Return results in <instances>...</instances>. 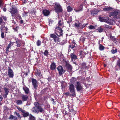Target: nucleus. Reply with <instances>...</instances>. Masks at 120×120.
Returning <instances> with one entry per match:
<instances>
[{"instance_id":"obj_1","label":"nucleus","mask_w":120,"mask_h":120,"mask_svg":"<svg viewBox=\"0 0 120 120\" xmlns=\"http://www.w3.org/2000/svg\"><path fill=\"white\" fill-rule=\"evenodd\" d=\"M109 17L112 16L114 18L118 19L120 18V10L116 9L110 13L109 15Z\"/></svg>"},{"instance_id":"obj_2","label":"nucleus","mask_w":120,"mask_h":120,"mask_svg":"<svg viewBox=\"0 0 120 120\" xmlns=\"http://www.w3.org/2000/svg\"><path fill=\"white\" fill-rule=\"evenodd\" d=\"M54 10L57 13L61 12L62 11V9L60 4L58 3H56L53 4Z\"/></svg>"},{"instance_id":"obj_3","label":"nucleus","mask_w":120,"mask_h":120,"mask_svg":"<svg viewBox=\"0 0 120 120\" xmlns=\"http://www.w3.org/2000/svg\"><path fill=\"white\" fill-rule=\"evenodd\" d=\"M75 86L76 90L78 92L82 91L83 90V86L78 81L76 82Z\"/></svg>"},{"instance_id":"obj_4","label":"nucleus","mask_w":120,"mask_h":120,"mask_svg":"<svg viewBox=\"0 0 120 120\" xmlns=\"http://www.w3.org/2000/svg\"><path fill=\"white\" fill-rule=\"evenodd\" d=\"M5 22L2 19V18L0 17V25H1L0 28L1 30H2L4 28H5L7 30L8 29V28L6 27H5L4 25L5 23Z\"/></svg>"},{"instance_id":"obj_5","label":"nucleus","mask_w":120,"mask_h":120,"mask_svg":"<svg viewBox=\"0 0 120 120\" xmlns=\"http://www.w3.org/2000/svg\"><path fill=\"white\" fill-rule=\"evenodd\" d=\"M34 105L35 106L33 108V111L35 113H38V111L37 110V108L40 106L38 102H35L34 103Z\"/></svg>"},{"instance_id":"obj_6","label":"nucleus","mask_w":120,"mask_h":120,"mask_svg":"<svg viewBox=\"0 0 120 120\" xmlns=\"http://www.w3.org/2000/svg\"><path fill=\"white\" fill-rule=\"evenodd\" d=\"M66 67L67 69V71L69 72H71L72 71V67L70 64L66 61Z\"/></svg>"},{"instance_id":"obj_7","label":"nucleus","mask_w":120,"mask_h":120,"mask_svg":"<svg viewBox=\"0 0 120 120\" xmlns=\"http://www.w3.org/2000/svg\"><path fill=\"white\" fill-rule=\"evenodd\" d=\"M57 69L58 71L59 74L60 75H62L65 72L63 68L61 66H58L57 68Z\"/></svg>"},{"instance_id":"obj_8","label":"nucleus","mask_w":120,"mask_h":120,"mask_svg":"<svg viewBox=\"0 0 120 120\" xmlns=\"http://www.w3.org/2000/svg\"><path fill=\"white\" fill-rule=\"evenodd\" d=\"M10 9V12L12 16H13L16 13L17 11V9L15 8L12 7H11Z\"/></svg>"},{"instance_id":"obj_9","label":"nucleus","mask_w":120,"mask_h":120,"mask_svg":"<svg viewBox=\"0 0 120 120\" xmlns=\"http://www.w3.org/2000/svg\"><path fill=\"white\" fill-rule=\"evenodd\" d=\"M50 36L51 38H53L55 42L58 41L59 40V38L54 34H51Z\"/></svg>"},{"instance_id":"obj_10","label":"nucleus","mask_w":120,"mask_h":120,"mask_svg":"<svg viewBox=\"0 0 120 120\" xmlns=\"http://www.w3.org/2000/svg\"><path fill=\"white\" fill-rule=\"evenodd\" d=\"M99 20L101 22H107L108 20V17H99Z\"/></svg>"},{"instance_id":"obj_11","label":"nucleus","mask_w":120,"mask_h":120,"mask_svg":"<svg viewBox=\"0 0 120 120\" xmlns=\"http://www.w3.org/2000/svg\"><path fill=\"white\" fill-rule=\"evenodd\" d=\"M67 107L69 109V111L72 112H75L73 108V105L71 104H68L67 105Z\"/></svg>"},{"instance_id":"obj_12","label":"nucleus","mask_w":120,"mask_h":120,"mask_svg":"<svg viewBox=\"0 0 120 120\" xmlns=\"http://www.w3.org/2000/svg\"><path fill=\"white\" fill-rule=\"evenodd\" d=\"M99 11V10L98 9H94L91 11V14L93 16H94L97 14Z\"/></svg>"},{"instance_id":"obj_13","label":"nucleus","mask_w":120,"mask_h":120,"mask_svg":"<svg viewBox=\"0 0 120 120\" xmlns=\"http://www.w3.org/2000/svg\"><path fill=\"white\" fill-rule=\"evenodd\" d=\"M8 76L11 78H12L13 77L14 74L12 70L11 69H9L8 70Z\"/></svg>"},{"instance_id":"obj_14","label":"nucleus","mask_w":120,"mask_h":120,"mask_svg":"<svg viewBox=\"0 0 120 120\" xmlns=\"http://www.w3.org/2000/svg\"><path fill=\"white\" fill-rule=\"evenodd\" d=\"M32 82L34 88L35 89H36L37 87L38 86L36 80L34 79H32Z\"/></svg>"},{"instance_id":"obj_15","label":"nucleus","mask_w":120,"mask_h":120,"mask_svg":"<svg viewBox=\"0 0 120 120\" xmlns=\"http://www.w3.org/2000/svg\"><path fill=\"white\" fill-rule=\"evenodd\" d=\"M63 30H57L55 32V33L57 36H62L63 34Z\"/></svg>"},{"instance_id":"obj_16","label":"nucleus","mask_w":120,"mask_h":120,"mask_svg":"<svg viewBox=\"0 0 120 120\" xmlns=\"http://www.w3.org/2000/svg\"><path fill=\"white\" fill-rule=\"evenodd\" d=\"M13 44L12 42H11L9 44L8 46L5 49L6 51V53H8V52H9V49L11 47V46Z\"/></svg>"},{"instance_id":"obj_17","label":"nucleus","mask_w":120,"mask_h":120,"mask_svg":"<svg viewBox=\"0 0 120 120\" xmlns=\"http://www.w3.org/2000/svg\"><path fill=\"white\" fill-rule=\"evenodd\" d=\"M16 43L17 44V47H20V44L23 43V42L22 41L17 40L16 41Z\"/></svg>"},{"instance_id":"obj_18","label":"nucleus","mask_w":120,"mask_h":120,"mask_svg":"<svg viewBox=\"0 0 120 120\" xmlns=\"http://www.w3.org/2000/svg\"><path fill=\"white\" fill-rule=\"evenodd\" d=\"M77 45L76 43L72 41L71 42L70 45H69V48H71V49H73L74 47H76Z\"/></svg>"},{"instance_id":"obj_19","label":"nucleus","mask_w":120,"mask_h":120,"mask_svg":"<svg viewBox=\"0 0 120 120\" xmlns=\"http://www.w3.org/2000/svg\"><path fill=\"white\" fill-rule=\"evenodd\" d=\"M71 60L72 61H73V60H76L77 58V56L75 55L74 53H72L71 54Z\"/></svg>"},{"instance_id":"obj_20","label":"nucleus","mask_w":120,"mask_h":120,"mask_svg":"<svg viewBox=\"0 0 120 120\" xmlns=\"http://www.w3.org/2000/svg\"><path fill=\"white\" fill-rule=\"evenodd\" d=\"M43 13L44 15L47 16L49 15V12L48 10H45L43 11Z\"/></svg>"},{"instance_id":"obj_21","label":"nucleus","mask_w":120,"mask_h":120,"mask_svg":"<svg viewBox=\"0 0 120 120\" xmlns=\"http://www.w3.org/2000/svg\"><path fill=\"white\" fill-rule=\"evenodd\" d=\"M56 68L55 64L53 62L50 65V69L51 70H53L55 69Z\"/></svg>"},{"instance_id":"obj_22","label":"nucleus","mask_w":120,"mask_h":120,"mask_svg":"<svg viewBox=\"0 0 120 120\" xmlns=\"http://www.w3.org/2000/svg\"><path fill=\"white\" fill-rule=\"evenodd\" d=\"M22 99L23 101H25L27 100L28 96L27 95H23L22 96Z\"/></svg>"},{"instance_id":"obj_23","label":"nucleus","mask_w":120,"mask_h":120,"mask_svg":"<svg viewBox=\"0 0 120 120\" xmlns=\"http://www.w3.org/2000/svg\"><path fill=\"white\" fill-rule=\"evenodd\" d=\"M5 6V4L4 3L2 0H0V7L2 8Z\"/></svg>"},{"instance_id":"obj_24","label":"nucleus","mask_w":120,"mask_h":120,"mask_svg":"<svg viewBox=\"0 0 120 120\" xmlns=\"http://www.w3.org/2000/svg\"><path fill=\"white\" fill-rule=\"evenodd\" d=\"M70 93V95L72 96H75V90H69Z\"/></svg>"},{"instance_id":"obj_25","label":"nucleus","mask_w":120,"mask_h":120,"mask_svg":"<svg viewBox=\"0 0 120 120\" xmlns=\"http://www.w3.org/2000/svg\"><path fill=\"white\" fill-rule=\"evenodd\" d=\"M37 110L38 111V113H38L39 112H42L43 111V109L40 106L37 108Z\"/></svg>"},{"instance_id":"obj_26","label":"nucleus","mask_w":120,"mask_h":120,"mask_svg":"<svg viewBox=\"0 0 120 120\" xmlns=\"http://www.w3.org/2000/svg\"><path fill=\"white\" fill-rule=\"evenodd\" d=\"M22 113V115L24 117L28 116H29V113L27 112H26L25 110V111Z\"/></svg>"},{"instance_id":"obj_27","label":"nucleus","mask_w":120,"mask_h":120,"mask_svg":"<svg viewBox=\"0 0 120 120\" xmlns=\"http://www.w3.org/2000/svg\"><path fill=\"white\" fill-rule=\"evenodd\" d=\"M69 90H75L74 86L73 84H71L69 86Z\"/></svg>"},{"instance_id":"obj_28","label":"nucleus","mask_w":120,"mask_h":120,"mask_svg":"<svg viewBox=\"0 0 120 120\" xmlns=\"http://www.w3.org/2000/svg\"><path fill=\"white\" fill-rule=\"evenodd\" d=\"M114 21L112 19H108V20L107 23L109 24L110 25H112L113 24Z\"/></svg>"},{"instance_id":"obj_29","label":"nucleus","mask_w":120,"mask_h":120,"mask_svg":"<svg viewBox=\"0 0 120 120\" xmlns=\"http://www.w3.org/2000/svg\"><path fill=\"white\" fill-rule=\"evenodd\" d=\"M9 119L10 120H12L14 119V120L17 119V117L15 116H14L12 115H10Z\"/></svg>"},{"instance_id":"obj_30","label":"nucleus","mask_w":120,"mask_h":120,"mask_svg":"<svg viewBox=\"0 0 120 120\" xmlns=\"http://www.w3.org/2000/svg\"><path fill=\"white\" fill-rule=\"evenodd\" d=\"M23 89L26 93L28 94V93L29 90L28 88L26 87H23Z\"/></svg>"},{"instance_id":"obj_31","label":"nucleus","mask_w":120,"mask_h":120,"mask_svg":"<svg viewBox=\"0 0 120 120\" xmlns=\"http://www.w3.org/2000/svg\"><path fill=\"white\" fill-rule=\"evenodd\" d=\"M82 5H81L79 7L78 9H75V10L76 12L79 11H82Z\"/></svg>"},{"instance_id":"obj_32","label":"nucleus","mask_w":120,"mask_h":120,"mask_svg":"<svg viewBox=\"0 0 120 120\" xmlns=\"http://www.w3.org/2000/svg\"><path fill=\"white\" fill-rule=\"evenodd\" d=\"M35 120L36 118L34 116L31 114L29 115V120Z\"/></svg>"},{"instance_id":"obj_33","label":"nucleus","mask_w":120,"mask_h":120,"mask_svg":"<svg viewBox=\"0 0 120 120\" xmlns=\"http://www.w3.org/2000/svg\"><path fill=\"white\" fill-rule=\"evenodd\" d=\"M17 108L19 111H20L21 112H22V113L23 112H24L25 111V110L22 109V108H21L19 107H17Z\"/></svg>"},{"instance_id":"obj_34","label":"nucleus","mask_w":120,"mask_h":120,"mask_svg":"<svg viewBox=\"0 0 120 120\" xmlns=\"http://www.w3.org/2000/svg\"><path fill=\"white\" fill-rule=\"evenodd\" d=\"M104 47L102 45L99 44V49L100 51L103 50L104 49Z\"/></svg>"},{"instance_id":"obj_35","label":"nucleus","mask_w":120,"mask_h":120,"mask_svg":"<svg viewBox=\"0 0 120 120\" xmlns=\"http://www.w3.org/2000/svg\"><path fill=\"white\" fill-rule=\"evenodd\" d=\"M22 100H18L16 101V103L17 105H20L22 104Z\"/></svg>"},{"instance_id":"obj_36","label":"nucleus","mask_w":120,"mask_h":120,"mask_svg":"<svg viewBox=\"0 0 120 120\" xmlns=\"http://www.w3.org/2000/svg\"><path fill=\"white\" fill-rule=\"evenodd\" d=\"M4 90L6 94H8L9 92V89L7 87H5L4 89Z\"/></svg>"},{"instance_id":"obj_37","label":"nucleus","mask_w":120,"mask_h":120,"mask_svg":"<svg viewBox=\"0 0 120 120\" xmlns=\"http://www.w3.org/2000/svg\"><path fill=\"white\" fill-rule=\"evenodd\" d=\"M112 9V8L110 7H108L107 8H103V9L104 11H108Z\"/></svg>"},{"instance_id":"obj_38","label":"nucleus","mask_w":120,"mask_h":120,"mask_svg":"<svg viewBox=\"0 0 120 120\" xmlns=\"http://www.w3.org/2000/svg\"><path fill=\"white\" fill-rule=\"evenodd\" d=\"M49 53L48 51L47 50H46L44 52V54L46 56H48L49 55Z\"/></svg>"},{"instance_id":"obj_39","label":"nucleus","mask_w":120,"mask_h":120,"mask_svg":"<svg viewBox=\"0 0 120 120\" xmlns=\"http://www.w3.org/2000/svg\"><path fill=\"white\" fill-rule=\"evenodd\" d=\"M103 26V27L107 28L110 29L112 28L111 26L106 25H104Z\"/></svg>"},{"instance_id":"obj_40","label":"nucleus","mask_w":120,"mask_h":120,"mask_svg":"<svg viewBox=\"0 0 120 120\" xmlns=\"http://www.w3.org/2000/svg\"><path fill=\"white\" fill-rule=\"evenodd\" d=\"M97 30L98 32H101L103 30V29L101 28V27H98Z\"/></svg>"},{"instance_id":"obj_41","label":"nucleus","mask_w":120,"mask_h":120,"mask_svg":"<svg viewBox=\"0 0 120 120\" xmlns=\"http://www.w3.org/2000/svg\"><path fill=\"white\" fill-rule=\"evenodd\" d=\"M58 25L59 26H62L63 25V23L61 22L60 20L59 21L58 23Z\"/></svg>"},{"instance_id":"obj_42","label":"nucleus","mask_w":120,"mask_h":120,"mask_svg":"<svg viewBox=\"0 0 120 120\" xmlns=\"http://www.w3.org/2000/svg\"><path fill=\"white\" fill-rule=\"evenodd\" d=\"M72 10V8L70 6H68L67 7V11H68L70 12Z\"/></svg>"},{"instance_id":"obj_43","label":"nucleus","mask_w":120,"mask_h":120,"mask_svg":"<svg viewBox=\"0 0 120 120\" xmlns=\"http://www.w3.org/2000/svg\"><path fill=\"white\" fill-rule=\"evenodd\" d=\"M88 28L90 29H94L95 28V27L94 26L91 25L88 26Z\"/></svg>"},{"instance_id":"obj_44","label":"nucleus","mask_w":120,"mask_h":120,"mask_svg":"<svg viewBox=\"0 0 120 120\" xmlns=\"http://www.w3.org/2000/svg\"><path fill=\"white\" fill-rule=\"evenodd\" d=\"M117 65V66L119 67L120 68V59H119L117 61L116 63Z\"/></svg>"},{"instance_id":"obj_45","label":"nucleus","mask_w":120,"mask_h":120,"mask_svg":"<svg viewBox=\"0 0 120 120\" xmlns=\"http://www.w3.org/2000/svg\"><path fill=\"white\" fill-rule=\"evenodd\" d=\"M117 52V49H116L115 50L112 49L111 51V52L112 54H114L116 53Z\"/></svg>"},{"instance_id":"obj_46","label":"nucleus","mask_w":120,"mask_h":120,"mask_svg":"<svg viewBox=\"0 0 120 120\" xmlns=\"http://www.w3.org/2000/svg\"><path fill=\"white\" fill-rule=\"evenodd\" d=\"M88 23L84 24L81 26V28L82 29L86 25H88Z\"/></svg>"},{"instance_id":"obj_47","label":"nucleus","mask_w":120,"mask_h":120,"mask_svg":"<svg viewBox=\"0 0 120 120\" xmlns=\"http://www.w3.org/2000/svg\"><path fill=\"white\" fill-rule=\"evenodd\" d=\"M41 42L39 40H38L37 42V45L38 46L41 45Z\"/></svg>"},{"instance_id":"obj_48","label":"nucleus","mask_w":120,"mask_h":120,"mask_svg":"<svg viewBox=\"0 0 120 120\" xmlns=\"http://www.w3.org/2000/svg\"><path fill=\"white\" fill-rule=\"evenodd\" d=\"M80 25V24L79 23H75V24L74 25L75 27H78Z\"/></svg>"},{"instance_id":"obj_49","label":"nucleus","mask_w":120,"mask_h":120,"mask_svg":"<svg viewBox=\"0 0 120 120\" xmlns=\"http://www.w3.org/2000/svg\"><path fill=\"white\" fill-rule=\"evenodd\" d=\"M107 104L109 106H110L112 105V102L111 101H110L109 102V103L108 102H107Z\"/></svg>"},{"instance_id":"obj_50","label":"nucleus","mask_w":120,"mask_h":120,"mask_svg":"<svg viewBox=\"0 0 120 120\" xmlns=\"http://www.w3.org/2000/svg\"><path fill=\"white\" fill-rule=\"evenodd\" d=\"M28 13L26 12L25 11H24V12L23 13V16L24 17Z\"/></svg>"},{"instance_id":"obj_51","label":"nucleus","mask_w":120,"mask_h":120,"mask_svg":"<svg viewBox=\"0 0 120 120\" xmlns=\"http://www.w3.org/2000/svg\"><path fill=\"white\" fill-rule=\"evenodd\" d=\"M3 20L4 22L6 20L7 18L5 16L3 17H2Z\"/></svg>"},{"instance_id":"obj_52","label":"nucleus","mask_w":120,"mask_h":120,"mask_svg":"<svg viewBox=\"0 0 120 120\" xmlns=\"http://www.w3.org/2000/svg\"><path fill=\"white\" fill-rule=\"evenodd\" d=\"M1 37L2 38H3L4 37V32H2L1 34Z\"/></svg>"},{"instance_id":"obj_53","label":"nucleus","mask_w":120,"mask_h":120,"mask_svg":"<svg viewBox=\"0 0 120 120\" xmlns=\"http://www.w3.org/2000/svg\"><path fill=\"white\" fill-rule=\"evenodd\" d=\"M49 21L48 22V23L50 25V23H52L53 22V21L52 20H49Z\"/></svg>"},{"instance_id":"obj_54","label":"nucleus","mask_w":120,"mask_h":120,"mask_svg":"<svg viewBox=\"0 0 120 120\" xmlns=\"http://www.w3.org/2000/svg\"><path fill=\"white\" fill-rule=\"evenodd\" d=\"M56 29H57V30H62V29L59 26H58L56 27Z\"/></svg>"},{"instance_id":"obj_55","label":"nucleus","mask_w":120,"mask_h":120,"mask_svg":"<svg viewBox=\"0 0 120 120\" xmlns=\"http://www.w3.org/2000/svg\"><path fill=\"white\" fill-rule=\"evenodd\" d=\"M70 94L69 92H67L64 93V95H66L67 96L69 95Z\"/></svg>"},{"instance_id":"obj_56","label":"nucleus","mask_w":120,"mask_h":120,"mask_svg":"<svg viewBox=\"0 0 120 120\" xmlns=\"http://www.w3.org/2000/svg\"><path fill=\"white\" fill-rule=\"evenodd\" d=\"M36 75L38 76H39L40 75V73L39 72H38L36 73Z\"/></svg>"},{"instance_id":"obj_57","label":"nucleus","mask_w":120,"mask_h":120,"mask_svg":"<svg viewBox=\"0 0 120 120\" xmlns=\"http://www.w3.org/2000/svg\"><path fill=\"white\" fill-rule=\"evenodd\" d=\"M8 94H5L3 96V97L4 98H7V96L8 95Z\"/></svg>"},{"instance_id":"obj_58","label":"nucleus","mask_w":120,"mask_h":120,"mask_svg":"<svg viewBox=\"0 0 120 120\" xmlns=\"http://www.w3.org/2000/svg\"><path fill=\"white\" fill-rule=\"evenodd\" d=\"M17 116L19 118H21V116H20L19 113H17Z\"/></svg>"},{"instance_id":"obj_59","label":"nucleus","mask_w":120,"mask_h":120,"mask_svg":"<svg viewBox=\"0 0 120 120\" xmlns=\"http://www.w3.org/2000/svg\"><path fill=\"white\" fill-rule=\"evenodd\" d=\"M52 101H53V104H55V101H54V99L52 98Z\"/></svg>"},{"instance_id":"obj_60","label":"nucleus","mask_w":120,"mask_h":120,"mask_svg":"<svg viewBox=\"0 0 120 120\" xmlns=\"http://www.w3.org/2000/svg\"><path fill=\"white\" fill-rule=\"evenodd\" d=\"M3 10L5 12L6 11V8H3Z\"/></svg>"},{"instance_id":"obj_61","label":"nucleus","mask_w":120,"mask_h":120,"mask_svg":"<svg viewBox=\"0 0 120 120\" xmlns=\"http://www.w3.org/2000/svg\"><path fill=\"white\" fill-rule=\"evenodd\" d=\"M85 38L84 37H83L82 38V40L83 41H84Z\"/></svg>"},{"instance_id":"obj_62","label":"nucleus","mask_w":120,"mask_h":120,"mask_svg":"<svg viewBox=\"0 0 120 120\" xmlns=\"http://www.w3.org/2000/svg\"><path fill=\"white\" fill-rule=\"evenodd\" d=\"M3 99V98L2 96L0 97V100H2Z\"/></svg>"},{"instance_id":"obj_63","label":"nucleus","mask_w":120,"mask_h":120,"mask_svg":"<svg viewBox=\"0 0 120 120\" xmlns=\"http://www.w3.org/2000/svg\"><path fill=\"white\" fill-rule=\"evenodd\" d=\"M23 22V20H21L20 21V23H22Z\"/></svg>"},{"instance_id":"obj_64","label":"nucleus","mask_w":120,"mask_h":120,"mask_svg":"<svg viewBox=\"0 0 120 120\" xmlns=\"http://www.w3.org/2000/svg\"><path fill=\"white\" fill-rule=\"evenodd\" d=\"M17 113H19L17 112H16V111L15 112H14V114H16V115H17Z\"/></svg>"}]
</instances>
